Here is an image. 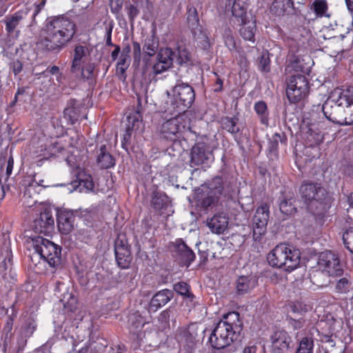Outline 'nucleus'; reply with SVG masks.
<instances>
[{"label": "nucleus", "instance_id": "1", "mask_svg": "<svg viewBox=\"0 0 353 353\" xmlns=\"http://www.w3.org/2000/svg\"><path fill=\"white\" fill-rule=\"evenodd\" d=\"M74 24L68 19L57 18L48 23L37 42L39 49L59 51L74 34Z\"/></svg>", "mask_w": 353, "mask_h": 353}, {"label": "nucleus", "instance_id": "2", "mask_svg": "<svg viewBox=\"0 0 353 353\" xmlns=\"http://www.w3.org/2000/svg\"><path fill=\"white\" fill-rule=\"evenodd\" d=\"M241 327L239 314L236 312H229L216 324L209 336L208 342L214 349H223L237 339Z\"/></svg>", "mask_w": 353, "mask_h": 353}, {"label": "nucleus", "instance_id": "3", "mask_svg": "<svg viewBox=\"0 0 353 353\" xmlns=\"http://www.w3.org/2000/svg\"><path fill=\"white\" fill-rule=\"evenodd\" d=\"M267 261L273 268H283L291 272L299 265L300 252L286 244L281 243L268 253Z\"/></svg>", "mask_w": 353, "mask_h": 353}, {"label": "nucleus", "instance_id": "4", "mask_svg": "<svg viewBox=\"0 0 353 353\" xmlns=\"http://www.w3.org/2000/svg\"><path fill=\"white\" fill-rule=\"evenodd\" d=\"M170 97V112H185L194 101L195 94L193 88L188 83L178 81L171 92H168Z\"/></svg>", "mask_w": 353, "mask_h": 353}, {"label": "nucleus", "instance_id": "5", "mask_svg": "<svg viewBox=\"0 0 353 353\" xmlns=\"http://www.w3.org/2000/svg\"><path fill=\"white\" fill-rule=\"evenodd\" d=\"M34 252L50 267L55 268L61 263V248L53 242L42 236L32 238Z\"/></svg>", "mask_w": 353, "mask_h": 353}, {"label": "nucleus", "instance_id": "6", "mask_svg": "<svg viewBox=\"0 0 353 353\" xmlns=\"http://www.w3.org/2000/svg\"><path fill=\"white\" fill-rule=\"evenodd\" d=\"M190 130V119L185 113L179 112L177 116L167 120L161 125L160 132L163 138L174 141Z\"/></svg>", "mask_w": 353, "mask_h": 353}, {"label": "nucleus", "instance_id": "7", "mask_svg": "<svg viewBox=\"0 0 353 353\" xmlns=\"http://www.w3.org/2000/svg\"><path fill=\"white\" fill-rule=\"evenodd\" d=\"M29 10L27 8L19 10L6 16L3 21L8 35L12 39H18L21 29L28 26Z\"/></svg>", "mask_w": 353, "mask_h": 353}, {"label": "nucleus", "instance_id": "8", "mask_svg": "<svg viewBox=\"0 0 353 353\" xmlns=\"http://www.w3.org/2000/svg\"><path fill=\"white\" fill-rule=\"evenodd\" d=\"M309 93V83L302 74L291 77L286 89L287 97L291 103H296L304 99Z\"/></svg>", "mask_w": 353, "mask_h": 353}, {"label": "nucleus", "instance_id": "9", "mask_svg": "<svg viewBox=\"0 0 353 353\" xmlns=\"http://www.w3.org/2000/svg\"><path fill=\"white\" fill-rule=\"evenodd\" d=\"M63 150L60 143L48 141L46 137H43L39 140V145L33 152L34 163L37 166H41L45 161L61 153Z\"/></svg>", "mask_w": 353, "mask_h": 353}, {"label": "nucleus", "instance_id": "10", "mask_svg": "<svg viewBox=\"0 0 353 353\" xmlns=\"http://www.w3.org/2000/svg\"><path fill=\"white\" fill-rule=\"evenodd\" d=\"M222 191L223 187L221 185L219 186H214L212 184H210V186L201 185L196 190L195 193L197 204L203 208L214 206L217 203Z\"/></svg>", "mask_w": 353, "mask_h": 353}, {"label": "nucleus", "instance_id": "11", "mask_svg": "<svg viewBox=\"0 0 353 353\" xmlns=\"http://www.w3.org/2000/svg\"><path fill=\"white\" fill-rule=\"evenodd\" d=\"M318 268L321 272L330 276H339L343 271L338 257L331 252L321 254Z\"/></svg>", "mask_w": 353, "mask_h": 353}, {"label": "nucleus", "instance_id": "12", "mask_svg": "<svg viewBox=\"0 0 353 353\" xmlns=\"http://www.w3.org/2000/svg\"><path fill=\"white\" fill-rule=\"evenodd\" d=\"M330 100L334 102L339 107L352 108L353 111V87L343 90H334L330 96ZM343 124L353 125V113L349 118L345 119Z\"/></svg>", "mask_w": 353, "mask_h": 353}, {"label": "nucleus", "instance_id": "13", "mask_svg": "<svg viewBox=\"0 0 353 353\" xmlns=\"http://www.w3.org/2000/svg\"><path fill=\"white\" fill-rule=\"evenodd\" d=\"M175 56L174 52L170 48H162L157 54L156 62L152 70L154 74H160L172 68Z\"/></svg>", "mask_w": 353, "mask_h": 353}, {"label": "nucleus", "instance_id": "14", "mask_svg": "<svg viewBox=\"0 0 353 353\" xmlns=\"http://www.w3.org/2000/svg\"><path fill=\"white\" fill-rule=\"evenodd\" d=\"M325 190L318 183H307L300 188L301 198L307 205L319 203L324 196Z\"/></svg>", "mask_w": 353, "mask_h": 353}, {"label": "nucleus", "instance_id": "15", "mask_svg": "<svg viewBox=\"0 0 353 353\" xmlns=\"http://www.w3.org/2000/svg\"><path fill=\"white\" fill-rule=\"evenodd\" d=\"M209 146L204 142L196 143L190 153V166L194 167L205 163L212 157Z\"/></svg>", "mask_w": 353, "mask_h": 353}, {"label": "nucleus", "instance_id": "16", "mask_svg": "<svg viewBox=\"0 0 353 353\" xmlns=\"http://www.w3.org/2000/svg\"><path fill=\"white\" fill-rule=\"evenodd\" d=\"M54 228V222L50 210L46 209L40 213L39 218L35 219L34 230L36 232L49 236Z\"/></svg>", "mask_w": 353, "mask_h": 353}, {"label": "nucleus", "instance_id": "17", "mask_svg": "<svg viewBox=\"0 0 353 353\" xmlns=\"http://www.w3.org/2000/svg\"><path fill=\"white\" fill-rule=\"evenodd\" d=\"M270 208L264 203L261 205L254 213L252 219L254 234H262L265 232L270 216Z\"/></svg>", "mask_w": 353, "mask_h": 353}, {"label": "nucleus", "instance_id": "18", "mask_svg": "<svg viewBox=\"0 0 353 353\" xmlns=\"http://www.w3.org/2000/svg\"><path fill=\"white\" fill-rule=\"evenodd\" d=\"M229 218L224 212H217L206 219V225L210 230L216 234H223L228 227Z\"/></svg>", "mask_w": 353, "mask_h": 353}, {"label": "nucleus", "instance_id": "19", "mask_svg": "<svg viewBox=\"0 0 353 353\" xmlns=\"http://www.w3.org/2000/svg\"><path fill=\"white\" fill-rule=\"evenodd\" d=\"M90 51L83 46H77L74 50L71 71L77 72L80 71L81 65L90 61Z\"/></svg>", "mask_w": 353, "mask_h": 353}, {"label": "nucleus", "instance_id": "20", "mask_svg": "<svg viewBox=\"0 0 353 353\" xmlns=\"http://www.w3.org/2000/svg\"><path fill=\"white\" fill-rule=\"evenodd\" d=\"M291 339L284 330L276 331L272 336V349L274 353H283L288 350Z\"/></svg>", "mask_w": 353, "mask_h": 353}, {"label": "nucleus", "instance_id": "21", "mask_svg": "<svg viewBox=\"0 0 353 353\" xmlns=\"http://www.w3.org/2000/svg\"><path fill=\"white\" fill-rule=\"evenodd\" d=\"M128 123L126 127V133L124 135V139H130L132 132L141 133L144 128V125L139 112H136L130 114L127 117Z\"/></svg>", "mask_w": 353, "mask_h": 353}, {"label": "nucleus", "instance_id": "22", "mask_svg": "<svg viewBox=\"0 0 353 353\" xmlns=\"http://www.w3.org/2000/svg\"><path fill=\"white\" fill-rule=\"evenodd\" d=\"M173 297V292L170 290H163L157 292L151 299L149 305V312H156L165 305Z\"/></svg>", "mask_w": 353, "mask_h": 353}, {"label": "nucleus", "instance_id": "23", "mask_svg": "<svg viewBox=\"0 0 353 353\" xmlns=\"http://www.w3.org/2000/svg\"><path fill=\"white\" fill-rule=\"evenodd\" d=\"M74 216L70 212L63 211L59 213L57 216V225L59 231L62 234H67L74 228Z\"/></svg>", "mask_w": 353, "mask_h": 353}, {"label": "nucleus", "instance_id": "24", "mask_svg": "<svg viewBox=\"0 0 353 353\" xmlns=\"http://www.w3.org/2000/svg\"><path fill=\"white\" fill-rule=\"evenodd\" d=\"M74 189H79L80 192L88 193L94 192V185L91 175L79 173L78 179L72 183Z\"/></svg>", "mask_w": 353, "mask_h": 353}, {"label": "nucleus", "instance_id": "25", "mask_svg": "<svg viewBox=\"0 0 353 353\" xmlns=\"http://www.w3.org/2000/svg\"><path fill=\"white\" fill-rule=\"evenodd\" d=\"M176 251L188 267L194 261L195 254L194 252L181 240L178 239L175 242Z\"/></svg>", "mask_w": 353, "mask_h": 353}, {"label": "nucleus", "instance_id": "26", "mask_svg": "<svg viewBox=\"0 0 353 353\" xmlns=\"http://www.w3.org/2000/svg\"><path fill=\"white\" fill-rule=\"evenodd\" d=\"M232 16L241 24H245L248 20L247 7L241 0H234L231 9Z\"/></svg>", "mask_w": 353, "mask_h": 353}, {"label": "nucleus", "instance_id": "27", "mask_svg": "<svg viewBox=\"0 0 353 353\" xmlns=\"http://www.w3.org/2000/svg\"><path fill=\"white\" fill-rule=\"evenodd\" d=\"M257 285V280L254 276H240L236 281V290L239 294L248 293Z\"/></svg>", "mask_w": 353, "mask_h": 353}, {"label": "nucleus", "instance_id": "28", "mask_svg": "<svg viewBox=\"0 0 353 353\" xmlns=\"http://www.w3.org/2000/svg\"><path fill=\"white\" fill-rule=\"evenodd\" d=\"M115 256L119 267L123 269L128 268L131 258L128 250L124 247H115Z\"/></svg>", "mask_w": 353, "mask_h": 353}, {"label": "nucleus", "instance_id": "29", "mask_svg": "<svg viewBox=\"0 0 353 353\" xmlns=\"http://www.w3.org/2000/svg\"><path fill=\"white\" fill-rule=\"evenodd\" d=\"M97 163L103 169L112 168L115 164V161L112 156L106 152L105 145H102L100 148V153L97 157Z\"/></svg>", "mask_w": 353, "mask_h": 353}, {"label": "nucleus", "instance_id": "30", "mask_svg": "<svg viewBox=\"0 0 353 353\" xmlns=\"http://www.w3.org/2000/svg\"><path fill=\"white\" fill-rule=\"evenodd\" d=\"M194 39H195L197 45L203 50H207L210 46V41L208 34L205 30L202 27L197 28L192 32Z\"/></svg>", "mask_w": 353, "mask_h": 353}, {"label": "nucleus", "instance_id": "31", "mask_svg": "<svg viewBox=\"0 0 353 353\" xmlns=\"http://www.w3.org/2000/svg\"><path fill=\"white\" fill-rule=\"evenodd\" d=\"M60 301L65 310L69 312H73L77 308V299L69 291L65 292L61 296Z\"/></svg>", "mask_w": 353, "mask_h": 353}, {"label": "nucleus", "instance_id": "32", "mask_svg": "<svg viewBox=\"0 0 353 353\" xmlns=\"http://www.w3.org/2000/svg\"><path fill=\"white\" fill-rule=\"evenodd\" d=\"M243 26L240 29V34L241 37L245 39L252 43L254 42V35L256 32V23L254 21H246L245 24H243Z\"/></svg>", "mask_w": 353, "mask_h": 353}, {"label": "nucleus", "instance_id": "33", "mask_svg": "<svg viewBox=\"0 0 353 353\" xmlns=\"http://www.w3.org/2000/svg\"><path fill=\"white\" fill-rule=\"evenodd\" d=\"M158 47L159 40L154 34H152L145 39L143 50L146 54L152 57L157 52Z\"/></svg>", "mask_w": 353, "mask_h": 353}, {"label": "nucleus", "instance_id": "34", "mask_svg": "<svg viewBox=\"0 0 353 353\" xmlns=\"http://www.w3.org/2000/svg\"><path fill=\"white\" fill-rule=\"evenodd\" d=\"M294 199L291 196H283L279 203V208L283 214L290 215L296 212L294 205Z\"/></svg>", "mask_w": 353, "mask_h": 353}, {"label": "nucleus", "instance_id": "35", "mask_svg": "<svg viewBox=\"0 0 353 353\" xmlns=\"http://www.w3.org/2000/svg\"><path fill=\"white\" fill-rule=\"evenodd\" d=\"M254 110L260 117L261 123L263 125H268V112L266 103L260 101L254 104Z\"/></svg>", "mask_w": 353, "mask_h": 353}, {"label": "nucleus", "instance_id": "36", "mask_svg": "<svg viewBox=\"0 0 353 353\" xmlns=\"http://www.w3.org/2000/svg\"><path fill=\"white\" fill-rule=\"evenodd\" d=\"M314 341L312 336L303 337L300 343L296 353H313Z\"/></svg>", "mask_w": 353, "mask_h": 353}, {"label": "nucleus", "instance_id": "37", "mask_svg": "<svg viewBox=\"0 0 353 353\" xmlns=\"http://www.w3.org/2000/svg\"><path fill=\"white\" fill-rule=\"evenodd\" d=\"M130 57L120 55L117 63L116 72L117 74L120 76L121 79H125V72L130 65Z\"/></svg>", "mask_w": 353, "mask_h": 353}, {"label": "nucleus", "instance_id": "38", "mask_svg": "<svg viewBox=\"0 0 353 353\" xmlns=\"http://www.w3.org/2000/svg\"><path fill=\"white\" fill-rule=\"evenodd\" d=\"M187 20H188V26H189L190 28L191 29L192 32L193 30H196L197 28H199L201 27L199 25V21L197 12L194 8H191L189 9Z\"/></svg>", "mask_w": 353, "mask_h": 353}, {"label": "nucleus", "instance_id": "39", "mask_svg": "<svg viewBox=\"0 0 353 353\" xmlns=\"http://www.w3.org/2000/svg\"><path fill=\"white\" fill-rule=\"evenodd\" d=\"M130 331L134 334H137L139 330H141L144 322L143 318L140 315L134 314L130 317Z\"/></svg>", "mask_w": 353, "mask_h": 353}, {"label": "nucleus", "instance_id": "40", "mask_svg": "<svg viewBox=\"0 0 353 353\" xmlns=\"http://www.w3.org/2000/svg\"><path fill=\"white\" fill-rule=\"evenodd\" d=\"M350 288V283L349 280L347 278L343 277L337 280L335 285V291L337 293L344 294L349 291Z\"/></svg>", "mask_w": 353, "mask_h": 353}, {"label": "nucleus", "instance_id": "41", "mask_svg": "<svg viewBox=\"0 0 353 353\" xmlns=\"http://www.w3.org/2000/svg\"><path fill=\"white\" fill-rule=\"evenodd\" d=\"M191 60L190 52L185 48H179L176 62L180 64L188 63Z\"/></svg>", "mask_w": 353, "mask_h": 353}, {"label": "nucleus", "instance_id": "42", "mask_svg": "<svg viewBox=\"0 0 353 353\" xmlns=\"http://www.w3.org/2000/svg\"><path fill=\"white\" fill-rule=\"evenodd\" d=\"M343 240L347 248L353 253V228H350L344 232Z\"/></svg>", "mask_w": 353, "mask_h": 353}, {"label": "nucleus", "instance_id": "43", "mask_svg": "<svg viewBox=\"0 0 353 353\" xmlns=\"http://www.w3.org/2000/svg\"><path fill=\"white\" fill-rule=\"evenodd\" d=\"M225 44L230 50H232L236 47L235 40L232 36V30L228 28L225 30L223 34Z\"/></svg>", "mask_w": 353, "mask_h": 353}, {"label": "nucleus", "instance_id": "44", "mask_svg": "<svg viewBox=\"0 0 353 353\" xmlns=\"http://www.w3.org/2000/svg\"><path fill=\"white\" fill-rule=\"evenodd\" d=\"M72 154L67 157L66 161L69 166H70L72 169L79 168L80 165V158L77 157V154H74L75 152H78L77 150H72L71 151Z\"/></svg>", "mask_w": 353, "mask_h": 353}, {"label": "nucleus", "instance_id": "45", "mask_svg": "<svg viewBox=\"0 0 353 353\" xmlns=\"http://www.w3.org/2000/svg\"><path fill=\"white\" fill-rule=\"evenodd\" d=\"M174 290L181 295L193 296L189 292V285L185 282H179L174 286Z\"/></svg>", "mask_w": 353, "mask_h": 353}, {"label": "nucleus", "instance_id": "46", "mask_svg": "<svg viewBox=\"0 0 353 353\" xmlns=\"http://www.w3.org/2000/svg\"><path fill=\"white\" fill-rule=\"evenodd\" d=\"M224 128L230 133L235 134L239 132L235 119L226 118L224 121Z\"/></svg>", "mask_w": 353, "mask_h": 353}, {"label": "nucleus", "instance_id": "47", "mask_svg": "<svg viewBox=\"0 0 353 353\" xmlns=\"http://www.w3.org/2000/svg\"><path fill=\"white\" fill-rule=\"evenodd\" d=\"M94 69V66L92 63H88L87 62L86 63L82 65L80 70L82 77L87 79L91 78L93 74Z\"/></svg>", "mask_w": 353, "mask_h": 353}, {"label": "nucleus", "instance_id": "48", "mask_svg": "<svg viewBox=\"0 0 353 353\" xmlns=\"http://www.w3.org/2000/svg\"><path fill=\"white\" fill-rule=\"evenodd\" d=\"M64 117L74 123L78 119V114L74 108L68 107L64 110Z\"/></svg>", "mask_w": 353, "mask_h": 353}, {"label": "nucleus", "instance_id": "49", "mask_svg": "<svg viewBox=\"0 0 353 353\" xmlns=\"http://www.w3.org/2000/svg\"><path fill=\"white\" fill-rule=\"evenodd\" d=\"M290 307L294 313H301L307 311L306 305H303L299 301L293 302L290 305Z\"/></svg>", "mask_w": 353, "mask_h": 353}, {"label": "nucleus", "instance_id": "50", "mask_svg": "<svg viewBox=\"0 0 353 353\" xmlns=\"http://www.w3.org/2000/svg\"><path fill=\"white\" fill-rule=\"evenodd\" d=\"M314 10L317 14H323L326 9L327 6L325 2L319 0H316L314 3Z\"/></svg>", "mask_w": 353, "mask_h": 353}, {"label": "nucleus", "instance_id": "51", "mask_svg": "<svg viewBox=\"0 0 353 353\" xmlns=\"http://www.w3.org/2000/svg\"><path fill=\"white\" fill-rule=\"evenodd\" d=\"M270 61L268 58H265L264 56H262L260 63L259 68L263 72H268L270 70Z\"/></svg>", "mask_w": 353, "mask_h": 353}, {"label": "nucleus", "instance_id": "52", "mask_svg": "<svg viewBox=\"0 0 353 353\" xmlns=\"http://www.w3.org/2000/svg\"><path fill=\"white\" fill-rule=\"evenodd\" d=\"M128 15L131 21H133L134 18L138 15L139 10L136 6L133 5H130L128 8Z\"/></svg>", "mask_w": 353, "mask_h": 353}, {"label": "nucleus", "instance_id": "53", "mask_svg": "<svg viewBox=\"0 0 353 353\" xmlns=\"http://www.w3.org/2000/svg\"><path fill=\"white\" fill-rule=\"evenodd\" d=\"M257 346L256 345L249 344L245 346L241 353H256Z\"/></svg>", "mask_w": 353, "mask_h": 353}, {"label": "nucleus", "instance_id": "54", "mask_svg": "<svg viewBox=\"0 0 353 353\" xmlns=\"http://www.w3.org/2000/svg\"><path fill=\"white\" fill-rule=\"evenodd\" d=\"M59 69L57 66H52L50 68H48L46 71L43 72L42 74L45 75L46 77H48L47 72L51 74H59ZM61 74H59V76Z\"/></svg>", "mask_w": 353, "mask_h": 353}, {"label": "nucleus", "instance_id": "55", "mask_svg": "<svg viewBox=\"0 0 353 353\" xmlns=\"http://www.w3.org/2000/svg\"><path fill=\"white\" fill-rule=\"evenodd\" d=\"M132 46H133V51H134V57H140V54H141L140 44L137 41H134L132 43Z\"/></svg>", "mask_w": 353, "mask_h": 353}, {"label": "nucleus", "instance_id": "56", "mask_svg": "<svg viewBox=\"0 0 353 353\" xmlns=\"http://www.w3.org/2000/svg\"><path fill=\"white\" fill-rule=\"evenodd\" d=\"M22 70V64L20 61L13 63V72L15 75L19 74Z\"/></svg>", "mask_w": 353, "mask_h": 353}, {"label": "nucleus", "instance_id": "57", "mask_svg": "<svg viewBox=\"0 0 353 353\" xmlns=\"http://www.w3.org/2000/svg\"><path fill=\"white\" fill-rule=\"evenodd\" d=\"M131 51V48L129 45L125 46L123 48L121 53L120 55L130 57V52Z\"/></svg>", "mask_w": 353, "mask_h": 353}, {"label": "nucleus", "instance_id": "58", "mask_svg": "<svg viewBox=\"0 0 353 353\" xmlns=\"http://www.w3.org/2000/svg\"><path fill=\"white\" fill-rule=\"evenodd\" d=\"M119 52H120V48L119 46H116L114 50L111 53V57L113 60L117 59Z\"/></svg>", "mask_w": 353, "mask_h": 353}, {"label": "nucleus", "instance_id": "59", "mask_svg": "<svg viewBox=\"0 0 353 353\" xmlns=\"http://www.w3.org/2000/svg\"><path fill=\"white\" fill-rule=\"evenodd\" d=\"M168 318H169V314L167 311L162 312L159 315V319L165 322L168 321Z\"/></svg>", "mask_w": 353, "mask_h": 353}, {"label": "nucleus", "instance_id": "60", "mask_svg": "<svg viewBox=\"0 0 353 353\" xmlns=\"http://www.w3.org/2000/svg\"><path fill=\"white\" fill-rule=\"evenodd\" d=\"M216 85H217L218 87L214 89V91L215 92L221 91L222 90V87H223V81L220 78H217L216 81Z\"/></svg>", "mask_w": 353, "mask_h": 353}, {"label": "nucleus", "instance_id": "61", "mask_svg": "<svg viewBox=\"0 0 353 353\" xmlns=\"http://www.w3.org/2000/svg\"><path fill=\"white\" fill-rule=\"evenodd\" d=\"M282 4L288 8H293L294 6L292 0H282Z\"/></svg>", "mask_w": 353, "mask_h": 353}, {"label": "nucleus", "instance_id": "62", "mask_svg": "<svg viewBox=\"0 0 353 353\" xmlns=\"http://www.w3.org/2000/svg\"><path fill=\"white\" fill-rule=\"evenodd\" d=\"M81 19L82 20H84V19L87 20V24L85 25V26H90V23H92V17H90L89 15H83V16H82L81 17Z\"/></svg>", "mask_w": 353, "mask_h": 353}, {"label": "nucleus", "instance_id": "63", "mask_svg": "<svg viewBox=\"0 0 353 353\" xmlns=\"http://www.w3.org/2000/svg\"><path fill=\"white\" fill-rule=\"evenodd\" d=\"M348 10L353 11V0H345Z\"/></svg>", "mask_w": 353, "mask_h": 353}, {"label": "nucleus", "instance_id": "64", "mask_svg": "<svg viewBox=\"0 0 353 353\" xmlns=\"http://www.w3.org/2000/svg\"><path fill=\"white\" fill-rule=\"evenodd\" d=\"M292 325L294 327V328L297 329V328H299V327H302L303 323L300 321L293 320V324Z\"/></svg>", "mask_w": 353, "mask_h": 353}]
</instances>
